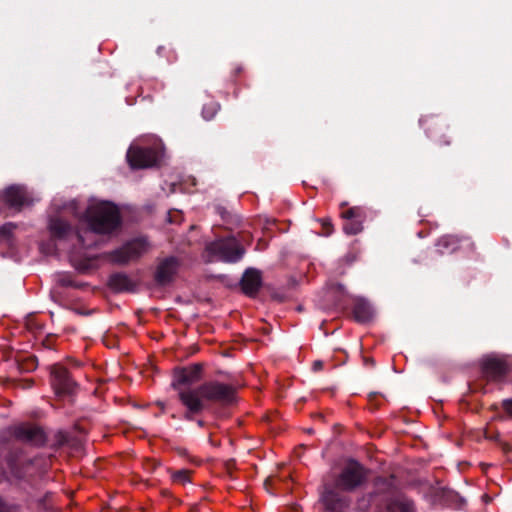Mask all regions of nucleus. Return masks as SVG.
I'll use <instances>...</instances> for the list:
<instances>
[{
	"label": "nucleus",
	"mask_w": 512,
	"mask_h": 512,
	"mask_svg": "<svg viewBox=\"0 0 512 512\" xmlns=\"http://www.w3.org/2000/svg\"><path fill=\"white\" fill-rule=\"evenodd\" d=\"M369 470L359 461L349 458L333 481L323 484L322 501L327 510L343 512L348 507V498L343 493H351L365 485Z\"/></svg>",
	"instance_id": "nucleus-1"
},
{
	"label": "nucleus",
	"mask_w": 512,
	"mask_h": 512,
	"mask_svg": "<svg viewBox=\"0 0 512 512\" xmlns=\"http://www.w3.org/2000/svg\"><path fill=\"white\" fill-rule=\"evenodd\" d=\"M359 512H415L414 502L401 492L393 475L377 477L373 491L357 501Z\"/></svg>",
	"instance_id": "nucleus-2"
},
{
	"label": "nucleus",
	"mask_w": 512,
	"mask_h": 512,
	"mask_svg": "<svg viewBox=\"0 0 512 512\" xmlns=\"http://www.w3.org/2000/svg\"><path fill=\"white\" fill-rule=\"evenodd\" d=\"M79 222L87 227L84 234L111 235L121 228L122 217L116 204L98 201L88 205L83 213L79 212Z\"/></svg>",
	"instance_id": "nucleus-3"
},
{
	"label": "nucleus",
	"mask_w": 512,
	"mask_h": 512,
	"mask_svg": "<svg viewBox=\"0 0 512 512\" xmlns=\"http://www.w3.org/2000/svg\"><path fill=\"white\" fill-rule=\"evenodd\" d=\"M204 409L215 418L224 416V410L237 402V388L219 380L205 381L191 389Z\"/></svg>",
	"instance_id": "nucleus-4"
},
{
	"label": "nucleus",
	"mask_w": 512,
	"mask_h": 512,
	"mask_svg": "<svg viewBox=\"0 0 512 512\" xmlns=\"http://www.w3.org/2000/svg\"><path fill=\"white\" fill-rule=\"evenodd\" d=\"M51 209L53 214L49 216L48 231L53 240H66L71 235L75 234L78 242L85 248L91 247V244L86 243L84 232L81 230L74 231L72 225L64 219L63 215L69 213L75 218L79 219V208L76 200L59 203L54 200Z\"/></svg>",
	"instance_id": "nucleus-5"
},
{
	"label": "nucleus",
	"mask_w": 512,
	"mask_h": 512,
	"mask_svg": "<svg viewBox=\"0 0 512 512\" xmlns=\"http://www.w3.org/2000/svg\"><path fill=\"white\" fill-rule=\"evenodd\" d=\"M205 252L209 262L218 260L236 263L244 256L245 249L234 236H227L207 243Z\"/></svg>",
	"instance_id": "nucleus-6"
},
{
	"label": "nucleus",
	"mask_w": 512,
	"mask_h": 512,
	"mask_svg": "<svg viewBox=\"0 0 512 512\" xmlns=\"http://www.w3.org/2000/svg\"><path fill=\"white\" fill-rule=\"evenodd\" d=\"M148 248V240L145 237H138L109 252L107 256L115 264L126 265L130 261L139 259L148 251Z\"/></svg>",
	"instance_id": "nucleus-7"
},
{
	"label": "nucleus",
	"mask_w": 512,
	"mask_h": 512,
	"mask_svg": "<svg viewBox=\"0 0 512 512\" xmlns=\"http://www.w3.org/2000/svg\"><path fill=\"white\" fill-rule=\"evenodd\" d=\"M203 372V365L201 363H194L187 367L176 368L173 375L171 386L174 390L189 391L193 384L200 381Z\"/></svg>",
	"instance_id": "nucleus-8"
},
{
	"label": "nucleus",
	"mask_w": 512,
	"mask_h": 512,
	"mask_svg": "<svg viewBox=\"0 0 512 512\" xmlns=\"http://www.w3.org/2000/svg\"><path fill=\"white\" fill-rule=\"evenodd\" d=\"M51 385L59 397H71L77 389V383L71 378L67 368L60 364L51 368Z\"/></svg>",
	"instance_id": "nucleus-9"
},
{
	"label": "nucleus",
	"mask_w": 512,
	"mask_h": 512,
	"mask_svg": "<svg viewBox=\"0 0 512 512\" xmlns=\"http://www.w3.org/2000/svg\"><path fill=\"white\" fill-rule=\"evenodd\" d=\"M510 368L508 362L500 357L488 355L481 360V372L488 382H500L508 374Z\"/></svg>",
	"instance_id": "nucleus-10"
},
{
	"label": "nucleus",
	"mask_w": 512,
	"mask_h": 512,
	"mask_svg": "<svg viewBox=\"0 0 512 512\" xmlns=\"http://www.w3.org/2000/svg\"><path fill=\"white\" fill-rule=\"evenodd\" d=\"M126 158L132 169L149 168L159 161L158 152L152 147H130Z\"/></svg>",
	"instance_id": "nucleus-11"
},
{
	"label": "nucleus",
	"mask_w": 512,
	"mask_h": 512,
	"mask_svg": "<svg viewBox=\"0 0 512 512\" xmlns=\"http://www.w3.org/2000/svg\"><path fill=\"white\" fill-rule=\"evenodd\" d=\"M419 122L429 138L437 142L439 145H450L451 141L445 134L448 129V125L444 119L430 115L422 117Z\"/></svg>",
	"instance_id": "nucleus-12"
},
{
	"label": "nucleus",
	"mask_w": 512,
	"mask_h": 512,
	"mask_svg": "<svg viewBox=\"0 0 512 512\" xmlns=\"http://www.w3.org/2000/svg\"><path fill=\"white\" fill-rule=\"evenodd\" d=\"M180 268V261L175 256H169L161 259L154 272V281L158 286H167L171 284Z\"/></svg>",
	"instance_id": "nucleus-13"
},
{
	"label": "nucleus",
	"mask_w": 512,
	"mask_h": 512,
	"mask_svg": "<svg viewBox=\"0 0 512 512\" xmlns=\"http://www.w3.org/2000/svg\"><path fill=\"white\" fill-rule=\"evenodd\" d=\"M12 436L16 441L34 446H42L46 442L44 431L36 425L20 424L15 426L12 430Z\"/></svg>",
	"instance_id": "nucleus-14"
},
{
	"label": "nucleus",
	"mask_w": 512,
	"mask_h": 512,
	"mask_svg": "<svg viewBox=\"0 0 512 512\" xmlns=\"http://www.w3.org/2000/svg\"><path fill=\"white\" fill-rule=\"evenodd\" d=\"M6 463L12 476L22 480L28 475L32 460L24 458L22 450L12 446L6 456Z\"/></svg>",
	"instance_id": "nucleus-15"
},
{
	"label": "nucleus",
	"mask_w": 512,
	"mask_h": 512,
	"mask_svg": "<svg viewBox=\"0 0 512 512\" xmlns=\"http://www.w3.org/2000/svg\"><path fill=\"white\" fill-rule=\"evenodd\" d=\"M3 202L15 210L20 211L24 206L31 204V199L23 186L11 185L1 195Z\"/></svg>",
	"instance_id": "nucleus-16"
},
{
	"label": "nucleus",
	"mask_w": 512,
	"mask_h": 512,
	"mask_svg": "<svg viewBox=\"0 0 512 512\" xmlns=\"http://www.w3.org/2000/svg\"><path fill=\"white\" fill-rule=\"evenodd\" d=\"M107 285L115 293H134L138 282L124 272H115L109 276Z\"/></svg>",
	"instance_id": "nucleus-17"
},
{
	"label": "nucleus",
	"mask_w": 512,
	"mask_h": 512,
	"mask_svg": "<svg viewBox=\"0 0 512 512\" xmlns=\"http://www.w3.org/2000/svg\"><path fill=\"white\" fill-rule=\"evenodd\" d=\"M240 286L246 296L254 298L262 287L261 272L255 268H247L240 280Z\"/></svg>",
	"instance_id": "nucleus-18"
},
{
	"label": "nucleus",
	"mask_w": 512,
	"mask_h": 512,
	"mask_svg": "<svg viewBox=\"0 0 512 512\" xmlns=\"http://www.w3.org/2000/svg\"><path fill=\"white\" fill-rule=\"evenodd\" d=\"M178 398L182 405L186 408L184 419L193 421L194 416L206 411L202 402L196 397L195 393L190 389L189 391H180Z\"/></svg>",
	"instance_id": "nucleus-19"
},
{
	"label": "nucleus",
	"mask_w": 512,
	"mask_h": 512,
	"mask_svg": "<svg viewBox=\"0 0 512 512\" xmlns=\"http://www.w3.org/2000/svg\"><path fill=\"white\" fill-rule=\"evenodd\" d=\"M352 314L356 322L366 323L373 317V310L368 301L363 298H356L353 301Z\"/></svg>",
	"instance_id": "nucleus-20"
},
{
	"label": "nucleus",
	"mask_w": 512,
	"mask_h": 512,
	"mask_svg": "<svg viewBox=\"0 0 512 512\" xmlns=\"http://www.w3.org/2000/svg\"><path fill=\"white\" fill-rule=\"evenodd\" d=\"M460 246V238L455 235H444L436 243L437 251L440 254H451Z\"/></svg>",
	"instance_id": "nucleus-21"
},
{
	"label": "nucleus",
	"mask_w": 512,
	"mask_h": 512,
	"mask_svg": "<svg viewBox=\"0 0 512 512\" xmlns=\"http://www.w3.org/2000/svg\"><path fill=\"white\" fill-rule=\"evenodd\" d=\"M341 215L344 219H354L362 222L366 218L365 209L359 206L348 208L346 211L342 212Z\"/></svg>",
	"instance_id": "nucleus-22"
},
{
	"label": "nucleus",
	"mask_w": 512,
	"mask_h": 512,
	"mask_svg": "<svg viewBox=\"0 0 512 512\" xmlns=\"http://www.w3.org/2000/svg\"><path fill=\"white\" fill-rule=\"evenodd\" d=\"M168 472L170 473L171 479L174 483L185 485L186 483L190 482L191 472L188 469H180L177 471L168 469Z\"/></svg>",
	"instance_id": "nucleus-23"
},
{
	"label": "nucleus",
	"mask_w": 512,
	"mask_h": 512,
	"mask_svg": "<svg viewBox=\"0 0 512 512\" xmlns=\"http://www.w3.org/2000/svg\"><path fill=\"white\" fill-rule=\"evenodd\" d=\"M343 230L348 235H356L363 230L362 221L354 219H345Z\"/></svg>",
	"instance_id": "nucleus-24"
},
{
	"label": "nucleus",
	"mask_w": 512,
	"mask_h": 512,
	"mask_svg": "<svg viewBox=\"0 0 512 512\" xmlns=\"http://www.w3.org/2000/svg\"><path fill=\"white\" fill-rule=\"evenodd\" d=\"M446 497L449 505L456 510H462L466 506V500L456 492H450Z\"/></svg>",
	"instance_id": "nucleus-25"
},
{
	"label": "nucleus",
	"mask_w": 512,
	"mask_h": 512,
	"mask_svg": "<svg viewBox=\"0 0 512 512\" xmlns=\"http://www.w3.org/2000/svg\"><path fill=\"white\" fill-rule=\"evenodd\" d=\"M15 225L12 223H6L0 227V237L3 239H9L13 234Z\"/></svg>",
	"instance_id": "nucleus-26"
},
{
	"label": "nucleus",
	"mask_w": 512,
	"mask_h": 512,
	"mask_svg": "<svg viewBox=\"0 0 512 512\" xmlns=\"http://www.w3.org/2000/svg\"><path fill=\"white\" fill-rule=\"evenodd\" d=\"M219 109L218 104H212L211 106H204L202 110V115L206 120H210L214 117L217 110Z\"/></svg>",
	"instance_id": "nucleus-27"
},
{
	"label": "nucleus",
	"mask_w": 512,
	"mask_h": 512,
	"mask_svg": "<svg viewBox=\"0 0 512 512\" xmlns=\"http://www.w3.org/2000/svg\"><path fill=\"white\" fill-rule=\"evenodd\" d=\"M17 510V505L8 503L0 497V512H16Z\"/></svg>",
	"instance_id": "nucleus-28"
},
{
	"label": "nucleus",
	"mask_w": 512,
	"mask_h": 512,
	"mask_svg": "<svg viewBox=\"0 0 512 512\" xmlns=\"http://www.w3.org/2000/svg\"><path fill=\"white\" fill-rule=\"evenodd\" d=\"M59 283L61 286H64V287H74V288L81 287V285L77 284L69 276H63L62 278H60Z\"/></svg>",
	"instance_id": "nucleus-29"
},
{
	"label": "nucleus",
	"mask_w": 512,
	"mask_h": 512,
	"mask_svg": "<svg viewBox=\"0 0 512 512\" xmlns=\"http://www.w3.org/2000/svg\"><path fill=\"white\" fill-rule=\"evenodd\" d=\"M502 407L507 415L512 418V398L504 399L502 401Z\"/></svg>",
	"instance_id": "nucleus-30"
},
{
	"label": "nucleus",
	"mask_w": 512,
	"mask_h": 512,
	"mask_svg": "<svg viewBox=\"0 0 512 512\" xmlns=\"http://www.w3.org/2000/svg\"><path fill=\"white\" fill-rule=\"evenodd\" d=\"M322 226H323V229H324V234L326 236H329L331 235L332 231H333V225L330 221H326V220H323L322 221Z\"/></svg>",
	"instance_id": "nucleus-31"
},
{
	"label": "nucleus",
	"mask_w": 512,
	"mask_h": 512,
	"mask_svg": "<svg viewBox=\"0 0 512 512\" xmlns=\"http://www.w3.org/2000/svg\"><path fill=\"white\" fill-rule=\"evenodd\" d=\"M43 346L47 349H53L54 347V336L52 335H48L44 340H43Z\"/></svg>",
	"instance_id": "nucleus-32"
},
{
	"label": "nucleus",
	"mask_w": 512,
	"mask_h": 512,
	"mask_svg": "<svg viewBox=\"0 0 512 512\" xmlns=\"http://www.w3.org/2000/svg\"><path fill=\"white\" fill-rule=\"evenodd\" d=\"M159 465L160 463L156 460H148L145 467L149 472H153L157 467H159Z\"/></svg>",
	"instance_id": "nucleus-33"
},
{
	"label": "nucleus",
	"mask_w": 512,
	"mask_h": 512,
	"mask_svg": "<svg viewBox=\"0 0 512 512\" xmlns=\"http://www.w3.org/2000/svg\"><path fill=\"white\" fill-rule=\"evenodd\" d=\"M485 435H486L487 439L493 440V441H495L497 443H499L501 441L500 434L498 432L490 433V432L487 431L485 433Z\"/></svg>",
	"instance_id": "nucleus-34"
},
{
	"label": "nucleus",
	"mask_w": 512,
	"mask_h": 512,
	"mask_svg": "<svg viewBox=\"0 0 512 512\" xmlns=\"http://www.w3.org/2000/svg\"><path fill=\"white\" fill-rule=\"evenodd\" d=\"M499 446L501 447L502 451L504 453H510L512 451V447L507 443V442H503L502 440L498 443Z\"/></svg>",
	"instance_id": "nucleus-35"
},
{
	"label": "nucleus",
	"mask_w": 512,
	"mask_h": 512,
	"mask_svg": "<svg viewBox=\"0 0 512 512\" xmlns=\"http://www.w3.org/2000/svg\"><path fill=\"white\" fill-rule=\"evenodd\" d=\"M322 367H323V363L321 361H315L313 363V370L314 371H319V370L322 369Z\"/></svg>",
	"instance_id": "nucleus-36"
},
{
	"label": "nucleus",
	"mask_w": 512,
	"mask_h": 512,
	"mask_svg": "<svg viewBox=\"0 0 512 512\" xmlns=\"http://www.w3.org/2000/svg\"><path fill=\"white\" fill-rule=\"evenodd\" d=\"M365 364L370 365L371 367L375 366V361L373 358H365Z\"/></svg>",
	"instance_id": "nucleus-37"
},
{
	"label": "nucleus",
	"mask_w": 512,
	"mask_h": 512,
	"mask_svg": "<svg viewBox=\"0 0 512 512\" xmlns=\"http://www.w3.org/2000/svg\"><path fill=\"white\" fill-rule=\"evenodd\" d=\"M376 396H377V393H375V392L370 393L369 396H368L369 397V401L372 402L375 399Z\"/></svg>",
	"instance_id": "nucleus-38"
},
{
	"label": "nucleus",
	"mask_w": 512,
	"mask_h": 512,
	"mask_svg": "<svg viewBox=\"0 0 512 512\" xmlns=\"http://www.w3.org/2000/svg\"><path fill=\"white\" fill-rule=\"evenodd\" d=\"M197 425L202 428L206 425V423L204 420L199 419V420H197Z\"/></svg>",
	"instance_id": "nucleus-39"
},
{
	"label": "nucleus",
	"mask_w": 512,
	"mask_h": 512,
	"mask_svg": "<svg viewBox=\"0 0 512 512\" xmlns=\"http://www.w3.org/2000/svg\"><path fill=\"white\" fill-rule=\"evenodd\" d=\"M217 210L221 214L222 218H224V213H225L224 209L221 207H218Z\"/></svg>",
	"instance_id": "nucleus-40"
},
{
	"label": "nucleus",
	"mask_w": 512,
	"mask_h": 512,
	"mask_svg": "<svg viewBox=\"0 0 512 512\" xmlns=\"http://www.w3.org/2000/svg\"><path fill=\"white\" fill-rule=\"evenodd\" d=\"M168 221H169L170 223H175V222H176V220L172 219V217H171V215H170V214H169V217H168Z\"/></svg>",
	"instance_id": "nucleus-41"
},
{
	"label": "nucleus",
	"mask_w": 512,
	"mask_h": 512,
	"mask_svg": "<svg viewBox=\"0 0 512 512\" xmlns=\"http://www.w3.org/2000/svg\"><path fill=\"white\" fill-rule=\"evenodd\" d=\"M240 72H241V68H238V69L236 70V73H240Z\"/></svg>",
	"instance_id": "nucleus-42"
}]
</instances>
